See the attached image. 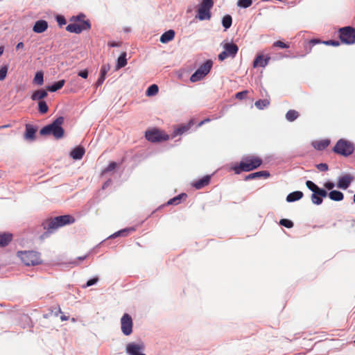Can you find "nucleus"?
I'll list each match as a JSON object with an SVG mask.
<instances>
[{
    "mask_svg": "<svg viewBox=\"0 0 355 355\" xmlns=\"http://www.w3.org/2000/svg\"><path fill=\"white\" fill-rule=\"evenodd\" d=\"M144 349L143 345L130 343L126 347L127 352L130 355H146L140 352Z\"/></svg>",
    "mask_w": 355,
    "mask_h": 355,
    "instance_id": "obj_15",
    "label": "nucleus"
},
{
    "mask_svg": "<svg viewBox=\"0 0 355 355\" xmlns=\"http://www.w3.org/2000/svg\"><path fill=\"white\" fill-rule=\"evenodd\" d=\"M269 104L270 101L268 99H260L259 101H257L254 103L255 106L259 110H263V108L268 106Z\"/></svg>",
    "mask_w": 355,
    "mask_h": 355,
    "instance_id": "obj_34",
    "label": "nucleus"
},
{
    "mask_svg": "<svg viewBox=\"0 0 355 355\" xmlns=\"http://www.w3.org/2000/svg\"><path fill=\"white\" fill-rule=\"evenodd\" d=\"M306 185L309 189L313 191L311 195V201L313 204L319 205L322 202V198H324L327 196V192L319 188L314 182L311 180H307L306 182Z\"/></svg>",
    "mask_w": 355,
    "mask_h": 355,
    "instance_id": "obj_5",
    "label": "nucleus"
},
{
    "mask_svg": "<svg viewBox=\"0 0 355 355\" xmlns=\"http://www.w3.org/2000/svg\"><path fill=\"white\" fill-rule=\"evenodd\" d=\"M273 46L279 47L281 49H288L289 45L279 40L273 43Z\"/></svg>",
    "mask_w": 355,
    "mask_h": 355,
    "instance_id": "obj_44",
    "label": "nucleus"
},
{
    "mask_svg": "<svg viewBox=\"0 0 355 355\" xmlns=\"http://www.w3.org/2000/svg\"><path fill=\"white\" fill-rule=\"evenodd\" d=\"M75 222V218L71 215H63L50 218L42 221V227L46 230L40 236V240L43 241L49 237L58 228L67 225L72 224Z\"/></svg>",
    "mask_w": 355,
    "mask_h": 355,
    "instance_id": "obj_1",
    "label": "nucleus"
},
{
    "mask_svg": "<svg viewBox=\"0 0 355 355\" xmlns=\"http://www.w3.org/2000/svg\"><path fill=\"white\" fill-rule=\"evenodd\" d=\"M211 67L212 62L211 60L206 61L191 75V82L196 83L202 79L210 71Z\"/></svg>",
    "mask_w": 355,
    "mask_h": 355,
    "instance_id": "obj_11",
    "label": "nucleus"
},
{
    "mask_svg": "<svg viewBox=\"0 0 355 355\" xmlns=\"http://www.w3.org/2000/svg\"><path fill=\"white\" fill-rule=\"evenodd\" d=\"M270 59V58L268 56H267L266 58H264L262 55H259L256 57V58L254 59V60L253 62V67L254 68H256L258 67H264L268 64Z\"/></svg>",
    "mask_w": 355,
    "mask_h": 355,
    "instance_id": "obj_18",
    "label": "nucleus"
},
{
    "mask_svg": "<svg viewBox=\"0 0 355 355\" xmlns=\"http://www.w3.org/2000/svg\"><path fill=\"white\" fill-rule=\"evenodd\" d=\"M135 229L134 228H130V229H124V230H122L121 231H119L118 232L112 235V237H116V236H127L128 234L130 232H132V231H134Z\"/></svg>",
    "mask_w": 355,
    "mask_h": 355,
    "instance_id": "obj_40",
    "label": "nucleus"
},
{
    "mask_svg": "<svg viewBox=\"0 0 355 355\" xmlns=\"http://www.w3.org/2000/svg\"><path fill=\"white\" fill-rule=\"evenodd\" d=\"M68 318H69L68 317H67V316H65L64 315H61V317H60V319H61L62 321H67L68 320Z\"/></svg>",
    "mask_w": 355,
    "mask_h": 355,
    "instance_id": "obj_57",
    "label": "nucleus"
},
{
    "mask_svg": "<svg viewBox=\"0 0 355 355\" xmlns=\"http://www.w3.org/2000/svg\"><path fill=\"white\" fill-rule=\"evenodd\" d=\"M330 144V141L329 139H322L320 141H315L313 142V146L314 148L318 150H324Z\"/></svg>",
    "mask_w": 355,
    "mask_h": 355,
    "instance_id": "obj_25",
    "label": "nucleus"
},
{
    "mask_svg": "<svg viewBox=\"0 0 355 355\" xmlns=\"http://www.w3.org/2000/svg\"><path fill=\"white\" fill-rule=\"evenodd\" d=\"M133 322L128 313H124L121 318V329L123 334L129 336L132 333Z\"/></svg>",
    "mask_w": 355,
    "mask_h": 355,
    "instance_id": "obj_13",
    "label": "nucleus"
},
{
    "mask_svg": "<svg viewBox=\"0 0 355 355\" xmlns=\"http://www.w3.org/2000/svg\"><path fill=\"white\" fill-rule=\"evenodd\" d=\"M175 33L173 30H168L164 33L160 37V42L163 44L168 43L175 37Z\"/></svg>",
    "mask_w": 355,
    "mask_h": 355,
    "instance_id": "obj_22",
    "label": "nucleus"
},
{
    "mask_svg": "<svg viewBox=\"0 0 355 355\" xmlns=\"http://www.w3.org/2000/svg\"><path fill=\"white\" fill-rule=\"evenodd\" d=\"M8 67L5 65L0 69V81L3 80L7 75Z\"/></svg>",
    "mask_w": 355,
    "mask_h": 355,
    "instance_id": "obj_42",
    "label": "nucleus"
},
{
    "mask_svg": "<svg viewBox=\"0 0 355 355\" xmlns=\"http://www.w3.org/2000/svg\"><path fill=\"white\" fill-rule=\"evenodd\" d=\"M146 139L150 142H159L168 139V135L157 129L147 130L145 133Z\"/></svg>",
    "mask_w": 355,
    "mask_h": 355,
    "instance_id": "obj_12",
    "label": "nucleus"
},
{
    "mask_svg": "<svg viewBox=\"0 0 355 355\" xmlns=\"http://www.w3.org/2000/svg\"><path fill=\"white\" fill-rule=\"evenodd\" d=\"M37 129L35 128L33 125L26 124V132L24 134V137L28 140H34L35 138V133Z\"/></svg>",
    "mask_w": 355,
    "mask_h": 355,
    "instance_id": "obj_20",
    "label": "nucleus"
},
{
    "mask_svg": "<svg viewBox=\"0 0 355 355\" xmlns=\"http://www.w3.org/2000/svg\"><path fill=\"white\" fill-rule=\"evenodd\" d=\"M327 195L331 200L334 201H341L344 198L343 193L339 191H331Z\"/></svg>",
    "mask_w": 355,
    "mask_h": 355,
    "instance_id": "obj_27",
    "label": "nucleus"
},
{
    "mask_svg": "<svg viewBox=\"0 0 355 355\" xmlns=\"http://www.w3.org/2000/svg\"><path fill=\"white\" fill-rule=\"evenodd\" d=\"M4 51L3 46H0V56L3 54Z\"/></svg>",
    "mask_w": 355,
    "mask_h": 355,
    "instance_id": "obj_59",
    "label": "nucleus"
},
{
    "mask_svg": "<svg viewBox=\"0 0 355 355\" xmlns=\"http://www.w3.org/2000/svg\"><path fill=\"white\" fill-rule=\"evenodd\" d=\"M279 224L281 225H283V226L287 227V228H291L294 225L293 221H291V220H288V219H286V218L281 219L279 221Z\"/></svg>",
    "mask_w": 355,
    "mask_h": 355,
    "instance_id": "obj_41",
    "label": "nucleus"
},
{
    "mask_svg": "<svg viewBox=\"0 0 355 355\" xmlns=\"http://www.w3.org/2000/svg\"><path fill=\"white\" fill-rule=\"evenodd\" d=\"M39 112L42 114H45L48 112L49 107L46 103L44 101H40L38 103Z\"/></svg>",
    "mask_w": 355,
    "mask_h": 355,
    "instance_id": "obj_37",
    "label": "nucleus"
},
{
    "mask_svg": "<svg viewBox=\"0 0 355 355\" xmlns=\"http://www.w3.org/2000/svg\"><path fill=\"white\" fill-rule=\"evenodd\" d=\"M232 24V18L231 15H226L223 17L222 24L225 29L230 28Z\"/></svg>",
    "mask_w": 355,
    "mask_h": 355,
    "instance_id": "obj_33",
    "label": "nucleus"
},
{
    "mask_svg": "<svg viewBox=\"0 0 355 355\" xmlns=\"http://www.w3.org/2000/svg\"><path fill=\"white\" fill-rule=\"evenodd\" d=\"M48 94L44 89H38L33 92L31 96V99L33 101H41L42 99L46 98Z\"/></svg>",
    "mask_w": 355,
    "mask_h": 355,
    "instance_id": "obj_26",
    "label": "nucleus"
},
{
    "mask_svg": "<svg viewBox=\"0 0 355 355\" xmlns=\"http://www.w3.org/2000/svg\"><path fill=\"white\" fill-rule=\"evenodd\" d=\"M158 90V86L153 84L147 89L146 95L148 96H154L157 94Z\"/></svg>",
    "mask_w": 355,
    "mask_h": 355,
    "instance_id": "obj_36",
    "label": "nucleus"
},
{
    "mask_svg": "<svg viewBox=\"0 0 355 355\" xmlns=\"http://www.w3.org/2000/svg\"><path fill=\"white\" fill-rule=\"evenodd\" d=\"M127 64L126 53L123 52L118 58L116 69H119L124 67Z\"/></svg>",
    "mask_w": 355,
    "mask_h": 355,
    "instance_id": "obj_29",
    "label": "nucleus"
},
{
    "mask_svg": "<svg viewBox=\"0 0 355 355\" xmlns=\"http://www.w3.org/2000/svg\"><path fill=\"white\" fill-rule=\"evenodd\" d=\"M339 37L341 42L347 44L355 43V28L345 26L339 29Z\"/></svg>",
    "mask_w": 355,
    "mask_h": 355,
    "instance_id": "obj_10",
    "label": "nucleus"
},
{
    "mask_svg": "<svg viewBox=\"0 0 355 355\" xmlns=\"http://www.w3.org/2000/svg\"><path fill=\"white\" fill-rule=\"evenodd\" d=\"M109 45L112 47H114V46H120V44L119 42H112L109 44Z\"/></svg>",
    "mask_w": 355,
    "mask_h": 355,
    "instance_id": "obj_54",
    "label": "nucleus"
},
{
    "mask_svg": "<svg viewBox=\"0 0 355 355\" xmlns=\"http://www.w3.org/2000/svg\"><path fill=\"white\" fill-rule=\"evenodd\" d=\"M64 121L63 116L58 117L52 123L43 127L40 134L43 136L53 135L56 139L62 138L64 135V130L62 127Z\"/></svg>",
    "mask_w": 355,
    "mask_h": 355,
    "instance_id": "obj_3",
    "label": "nucleus"
},
{
    "mask_svg": "<svg viewBox=\"0 0 355 355\" xmlns=\"http://www.w3.org/2000/svg\"><path fill=\"white\" fill-rule=\"evenodd\" d=\"M300 116V114L297 111L295 110H289L286 114V119L287 121L290 122L294 121L297 119Z\"/></svg>",
    "mask_w": 355,
    "mask_h": 355,
    "instance_id": "obj_32",
    "label": "nucleus"
},
{
    "mask_svg": "<svg viewBox=\"0 0 355 355\" xmlns=\"http://www.w3.org/2000/svg\"><path fill=\"white\" fill-rule=\"evenodd\" d=\"M324 187L329 190L332 189L334 187V184L331 182H327L324 184Z\"/></svg>",
    "mask_w": 355,
    "mask_h": 355,
    "instance_id": "obj_51",
    "label": "nucleus"
},
{
    "mask_svg": "<svg viewBox=\"0 0 355 355\" xmlns=\"http://www.w3.org/2000/svg\"><path fill=\"white\" fill-rule=\"evenodd\" d=\"M209 182H210V176L206 175V176H204L202 178L196 181L193 184V186L196 189H200L203 188L204 187L208 185L209 184Z\"/></svg>",
    "mask_w": 355,
    "mask_h": 355,
    "instance_id": "obj_23",
    "label": "nucleus"
},
{
    "mask_svg": "<svg viewBox=\"0 0 355 355\" xmlns=\"http://www.w3.org/2000/svg\"><path fill=\"white\" fill-rule=\"evenodd\" d=\"M248 92H249L248 90H244V91H242V92H237L235 94V97H236V98H237L239 100H243V99L246 98L247 94H248Z\"/></svg>",
    "mask_w": 355,
    "mask_h": 355,
    "instance_id": "obj_43",
    "label": "nucleus"
},
{
    "mask_svg": "<svg viewBox=\"0 0 355 355\" xmlns=\"http://www.w3.org/2000/svg\"><path fill=\"white\" fill-rule=\"evenodd\" d=\"M262 159L254 155H248L243 157L238 165L233 166L232 169L236 174L243 171L248 172L258 168L262 164Z\"/></svg>",
    "mask_w": 355,
    "mask_h": 355,
    "instance_id": "obj_2",
    "label": "nucleus"
},
{
    "mask_svg": "<svg viewBox=\"0 0 355 355\" xmlns=\"http://www.w3.org/2000/svg\"><path fill=\"white\" fill-rule=\"evenodd\" d=\"M12 239V235L9 233H0V248L8 245Z\"/></svg>",
    "mask_w": 355,
    "mask_h": 355,
    "instance_id": "obj_24",
    "label": "nucleus"
},
{
    "mask_svg": "<svg viewBox=\"0 0 355 355\" xmlns=\"http://www.w3.org/2000/svg\"><path fill=\"white\" fill-rule=\"evenodd\" d=\"M322 42L320 40L318 39H313L309 41V44L311 45V47L313 46L314 45L317 44H320Z\"/></svg>",
    "mask_w": 355,
    "mask_h": 355,
    "instance_id": "obj_52",
    "label": "nucleus"
},
{
    "mask_svg": "<svg viewBox=\"0 0 355 355\" xmlns=\"http://www.w3.org/2000/svg\"><path fill=\"white\" fill-rule=\"evenodd\" d=\"M210 121L209 119H204L203 121H202L200 123H199V125H202V124H204L206 122H209Z\"/></svg>",
    "mask_w": 355,
    "mask_h": 355,
    "instance_id": "obj_56",
    "label": "nucleus"
},
{
    "mask_svg": "<svg viewBox=\"0 0 355 355\" xmlns=\"http://www.w3.org/2000/svg\"><path fill=\"white\" fill-rule=\"evenodd\" d=\"M47 28L48 23L46 21L38 20L35 23L33 31L36 33H42L46 31Z\"/></svg>",
    "mask_w": 355,
    "mask_h": 355,
    "instance_id": "obj_17",
    "label": "nucleus"
},
{
    "mask_svg": "<svg viewBox=\"0 0 355 355\" xmlns=\"http://www.w3.org/2000/svg\"><path fill=\"white\" fill-rule=\"evenodd\" d=\"M214 6V1L212 0H202L199 5L198 9L197 17L200 20H209L211 14V9Z\"/></svg>",
    "mask_w": 355,
    "mask_h": 355,
    "instance_id": "obj_8",
    "label": "nucleus"
},
{
    "mask_svg": "<svg viewBox=\"0 0 355 355\" xmlns=\"http://www.w3.org/2000/svg\"><path fill=\"white\" fill-rule=\"evenodd\" d=\"M65 81L64 80H61L58 82H55L51 86L47 87V90L51 92H55L59 89H60L64 85Z\"/></svg>",
    "mask_w": 355,
    "mask_h": 355,
    "instance_id": "obj_30",
    "label": "nucleus"
},
{
    "mask_svg": "<svg viewBox=\"0 0 355 355\" xmlns=\"http://www.w3.org/2000/svg\"><path fill=\"white\" fill-rule=\"evenodd\" d=\"M224 51L218 55V60L220 61L225 60L226 58H234L239 51V47L236 44L232 42L222 43Z\"/></svg>",
    "mask_w": 355,
    "mask_h": 355,
    "instance_id": "obj_9",
    "label": "nucleus"
},
{
    "mask_svg": "<svg viewBox=\"0 0 355 355\" xmlns=\"http://www.w3.org/2000/svg\"><path fill=\"white\" fill-rule=\"evenodd\" d=\"M9 127H10V125H9V124L1 125L0 126V130L3 129V128H9Z\"/></svg>",
    "mask_w": 355,
    "mask_h": 355,
    "instance_id": "obj_58",
    "label": "nucleus"
},
{
    "mask_svg": "<svg viewBox=\"0 0 355 355\" xmlns=\"http://www.w3.org/2000/svg\"><path fill=\"white\" fill-rule=\"evenodd\" d=\"M110 182H111L110 180H107V181H106V182L103 184V187H102V188H103V189H105L107 187H108V185H110Z\"/></svg>",
    "mask_w": 355,
    "mask_h": 355,
    "instance_id": "obj_55",
    "label": "nucleus"
},
{
    "mask_svg": "<svg viewBox=\"0 0 355 355\" xmlns=\"http://www.w3.org/2000/svg\"><path fill=\"white\" fill-rule=\"evenodd\" d=\"M354 202L355 203V193H354Z\"/></svg>",
    "mask_w": 355,
    "mask_h": 355,
    "instance_id": "obj_60",
    "label": "nucleus"
},
{
    "mask_svg": "<svg viewBox=\"0 0 355 355\" xmlns=\"http://www.w3.org/2000/svg\"><path fill=\"white\" fill-rule=\"evenodd\" d=\"M110 69V64L109 63L103 64L101 68L100 76L96 82V87H98L101 85L106 77L107 73Z\"/></svg>",
    "mask_w": 355,
    "mask_h": 355,
    "instance_id": "obj_14",
    "label": "nucleus"
},
{
    "mask_svg": "<svg viewBox=\"0 0 355 355\" xmlns=\"http://www.w3.org/2000/svg\"><path fill=\"white\" fill-rule=\"evenodd\" d=\"M117 164L116 162H112L109 164V165L105 168H104L102 172H101V175H105V173L111 171H113L116 168Z\"/></svg>",
    "mask_w": 355,
    "mask_h": 355,
    "instance_id": "obj_39",
    "label": "nucleus"
},
{
    "mask_svg": "<svg viewBox=\"0 0 355 355\" xmlns=\"http://www.w3.org/2000/svg\"><path fill=\"white\" fill-rule=\"evenodd\" d=\"M252 0H239L237 6L241 8H247L251 6Z\"/></svg>",
    "mask_w": 355,
    "mask_h": 355,
    "instance_id": "obj_38",
    "label": "nucleus"
},
{
    "mask_svg": "<svg viewBox=\"0 0 355 355\" xmlns=\"http://www.w3.org/2000/svg\"><path fill=\"white\" fill-rule=\"evenodd\" d=\"M322 43L327 44V45H332V46H337L339 45V42L335 41V40H328L326 42H322Z\"/></svg>",
    "mask_w": 355,
    "mask_h": 355,
    "instance_id": "obj_49",
    "label": "nucleus"
},
{
    "mask_svg": "<svg viewBox=\"0 0 355 355\" xmlns=\"http://www.w3.org/2000/svg\"><path fill=\"white\" fill-rule=\"evenodd\" d=\"M333 150L336 154L347 157L354 153V145L350 141L345 139H340L336 144Z\"/></svg>",
    "mask_w": 355,
    "mask_h": 355,
    "instance_id": "obj_4",
    "label": "nucleus"
},
{
    "mask_svg": "<svg viewBox=\"0 0 355 355\" xmlns=\"http://www.w3.org/2000/svg\"><path fill=\"white\" fill-rule=\"evenodd\" d=\"M85 15H79L76 17V20L79 23L69 24L67 27L66 30L70 33H80L83 31H87L91 28L90 23L88 20H84Z\"/></svg>",
    "mask_w": 355,
    "mask_h": 355,
    "instance_id": "obj_6",
    "label": "nucleus"
},
{
    "mask_svg": "<svg viewBox=\"0 0 355 355\" xmlns=\"http://www.w3.org/2000/svg\"><path fill=\"white\" fill-rule=\"evenodd\" d=\"M78 75L83 78H87L88 77V71L87 69H84L79 71Z\"/></svg>",
    "mask_w": 355,
    "mask_h": 355,
    "instance_id": "obj_50",
    "label": "nucleus"
},
{
    "mask_svg": "<svg viewBox=\"0 0 355 355\" xmlns=\"http://www.w3.org/2000/svg\"><path fill=\"white\" fill-rule=\"evenodd\" d=\"M187 196L186 193H181V194H179L178 196L170 199L167 204L168 205H178L180 203L181 200H185L187 198Z\"/></svg>",
    "mask_w": 355,
    "mask_h": 355,
    "instance_id": "obj_31",
    "label": "nucleus"
},
{
    "mask_svg": "<svg viewBox=\"0 0 355 355\" xmlns=\"http://www.w3.org/2000/svg\"><path fill=\"white\" fill-rule=\"evenodd\" d=\"M56 20H57L58 25L60 26L66 24V23H67L65 18L62 15H58L56 17Z\"/></svg>",
    "mask_w": 355,
    "mask_h": 355,
    "instance_id": "obj_46",
    "label": "nucleus"
},
{
    "mask_svg": "<svg viewBox=\"0 0 355 355\" xmlns=\"http://www.w3.org/2000/svg\"><path fill=\"white\" fill-rule=\"evenodd\" d=\"M189 126H182L177 129V134L181 135L189 130Z\"/></svg>",
    "mask_w": 355,
    "mask_h": 355,
    "instance_id": "obj_48",
    "label": "nucleus"
},
{
    "mask_svg": "<svg viewBox=\"0 0 355 355\" xmlns=\"http://www.w3.org/2000/svg\"><path fill=\"white\" fill-rule=\"evenodd\" d=\"M33 83L38 85H42L44 83V74L42 71H38L35 73Z\"/></svg>",
    "mask_w": 355,
    "mask_h": 355,
    "instance_id": "obj_35",
    "label": "nucleus"
},
{
    "mask_svg": "<svg viewBox=\"0 0 355 355\" xmlns=\"http://www.w3.org/2000/svg\"><path fill=\"white\" fill-rule=\"evenodd\" d=\"M303 197V193L300 191L289 193L286 197V200L289 202H294L301 199Z\"/></svg>",
    "mask_w": 355,
    "mask_h": 355,
    "instance_id": "obj_28",
    "label": "nucleus"
},
{
    "mask_svg": "<svg viewBox=\"0 0 355 355\" xmlns=\"http://www.w3.org/2000/svg\"><path fill=\"white\" fill-rule=\"evenodd\" d=\"M24 43L23 42H19L17 46H16V49L17 50H19V49H23L24 48Z\"/></svg>",
    "mask_w": 355,
    "mask_h": 355,
    "instance_id": "obj_53",
    "label": "nucleus"
},
{
    "mask_svg": "<svg viewBox=\"0 0 355 355\" xmlns=\"http://www.w3.org/2000/svg\"><path fill=\"white\" fill-rule=\"evenodd\" d=\"M18 256L26 266H35L42 263L40 254L35 251L20 252Z\"/></svg>",
    "mask_w": 355,
    "mask_h": 355,
    "instance_id": "obj_7",
    "label": "nucleus"
},
{
    "mask_svg": "<svg viewBox=\"0 0 355 355\" xmlns=\"http://www.w3.org/2000/svg\"><path fill=\"white\" fill-rule=\"evenodd\" d=\"M85 153V150L83 146H78L71 150L70 155L74 159H80L83 157Z\"/></svg>",
    "mask_w": 355,
    "mask_h": 355,
    "instance_id": "obj_21",
    "label": "nucleus"
},
{
    "mask_svg": "<svg viewBox=\"0 0 355 355\" xmlns=\"http://www.w3.org/2000/svg\"><path fill=\"white\" fill-rule=\"evenodd\" d=\"M354 343H355V340H354Z\"/></svg>",
    "mask_w": 355,
    "mask_h": 355,
    "instance_id": "obj_61",
    "label": "nucleus"
},
{
    "mask_svg": "<svg viewBox=\"0 0 355 355\" xmlns=\"http://www.w3.org/2000/svg\"><path fill=\"white\" fill-rule=\"evenodd\" d=\"M352 181L353 177L350 175H343L338 180L337 187L342 189H347Z\"/></svg>",
    "mask_w": 355,
    "mask_h": 355,
    "instance_id": "obj_16",
    "label": "nucleus"
},
{
    "mask_svg": "<svg viewBox=\"0 0 355 355\" xmlns=\"http://www.w3.org/2000/svg\"><path fill=\"white\" fill-rule=\"evenodd\" d=\"M316 167L320 171H327L328 170V165L324 163L319 164Z\"/></svg>",
    "mask_w": 355,
    "mask_h": 355,
    "instance_id": "obj_47",
    "label": "nucleus"
},
{
    "mask_svg": "<svg viewBox=\"0 0 355 355\" xmlns=\"http://www.w3.org/2000/svg\"><path fill=\"white\" fill-rule=\"evenodd\" d=\"M269 176H270V173L266 171H258V172L252 173H250V174L246 175L245 178V180L247 181V180H250L252 179L261 178H267Z\"/></svg>",
    "mask_w": 355,
    "mask_h": 355,
    "instance_id": "obj_19",
    "label": "nucleus"
},
{
    "mask_svg": "<svg viewBox=\"0 0 355 355\" xmlns=\"http://www.w3.org/2000/svg\"><path fill=\"white\" fill-rule=\"evenodd\" d=\"M98 281V277H94L89 280H88L86 283V285L85 286H83V288H87V287H89V286H91L95 284H96Z\"/></svg>",
    "mask_w": 355,
    "mask_h": 355,
    "instance_id": "obj_45",
    "label": "nucleus"
}]
</instances>
